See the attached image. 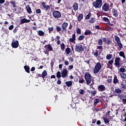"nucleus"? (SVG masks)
Returning a JSON list of instances; mask_svg holds the SVG:
<instances>
[{
	"mask_svg": "<svg viewBox=\"0 0 126 126\" xmlns=\"http://www.w3.org/2000/svg\"><path fill=\"white\" fill-rule=\"evenodd\" d=\"M85 79L86 81L87 85H89L92 81V76L90 74V73L86 72L85 73Z\"/></svg>",
	"mask_w": 126,
	"mask_h": 126,
	"instance_id": "obj_1",
	"label": "nucleus"
},
{
	"mask_svg": "<svg viewBox=\"0 0 126 126\" xmlns=\"http://www.w3.org/2000/svg\"><path fill=\"white\" fill-rule=\"evenodd\" d=\"M103 4L102 0H96L93 3V5L95 8H100Z\"/></svg>",
	"mask_w": 126,
	"mask_h": 126,
	"instance_id": "obj_2",
	"label": "nucleus"
},
{
	"mask_svg": "<svg viewBox=\"0 0 126 126\" xmlns=\"http://www.w3.org/2000/svg\"><path fill=\"white\" fill-rule=\"evenodd\" d=\"M101 68L102 65L101 64V63H100V62L97 63L94 69V73H98Z\"/></svg>",
	"mask_w": 126,
	"mask_h": 126,
	"instance_id": "obj_3",
	"label": "nucleus"
},
{
	"mask_svg": "<svg viewBox=\"0 0 126 126\" xmlns=\"http://www.w3.org/2000/svg\"><path fill=\"white\" fill-rule=\"evenodd\" d=\"M110 7H112V4L110 5L109 3H104L102 6V9L103 11L107 12L110 10Z\"/></svg>",
	"mask_w": 126,
	"mask_h": 126,
	"instance_id": "obj_4",
	"label": "nucleus"
},
{
	"mask_svg": "<svg viewBox=\"0 0 126 126\" xmlns=\"http://www.w3.org/2000/svg\"><path fill=\"white\" fill-rule=\"evenodd\" d=\"M53 16L54 18L58 19V18H61L62 17V14L59 11H54L53 12Z\"/></svg>",
	"mask_w": 126,
	"mask_h": 126,
	"instance_id": "obj_5",
	"label": "nucleus"
},
{
	"mask_svg": "<svg viewBox=\"0 0 126 126\" xmlns=\"http://www.w3.org/2000/svg\"><path fill=\"white\" fill-rule=\"evenodd\" d=\"M114 38L120 49H122L123 48V44H122V42H121V39H120V37H119L118 35H114Z\"/></svg>",
	"mask_w": 126,
	"mask_h": 126,
	"instance_id": "obj_6",
	"label": "nucleus"
},
{
	"mask_svg": "<svg viewBox=\"0 0 126 126\" xmlns=\"http://www.w3.org/2000/svg\"><path fill=\"white\" fill-rule=\"evenodd\" d=\"M75 50L76 52H78V53H80V52H83V51H84V48L81 45H76Z\"/></svg>",
	"mask_w": 126,
	"mask_h": 126,
	"instance_id": "obj_7",
	"label": "nucleus"
},
{
	"mask_svg": "<svg viewBox=\"0 0 126 126\" xmlns=\"http://www.w3.org/2000/svg\"><path fill=\"white\" fill-rule=\"evenodd\" d=\"M68 71H67V69L63 68L61 73L62 77H63V78H65V77H66V76H67L68 75Z\"/></svg>",
	"mask_w": 126,
	"mask_h": 126,
	"instance_id": "obj_8",
	"label": "nucleus"
},
{
	"mask_svg": "<svg viewBox=\"0 0 126 126\" xmlns=\"http://www.w3.org/2000/svg\"><path fill=\"white\" fill-rule=\"evenodd\" d=\"M120 61H121L120 58H116L115 60V65L118 68L121 66V63H120Z\"/></svg>",
	"mask_w": 126,
	"mask_h": 126,
	"instance_id": "obj_9",
	"label": "nucleus"
},
{
	"mask_svg": "<svg viewBox=\"0 0 126 126\" xmlns=\"http://www.w3.org/2000/svg\"><path fill=\"white\" fill-rule=\"evenodd\" d=\"M41 6L43 9H44L46 11L50 8V6L46 4L45 2H41Z\"/></svg>",
	"mask_w": 126,
	"mask_h": 126,
	"instance_id": "obj_10",
	"label": "nucleus"
},
{
	"mask_svg": "<svg viewBox=\"0 0 126 126\" xmlns=\"http://www.w3.org/2000/svg\"><path fill=\"white\" fill-rule=\"evenodd\" d=\"M102 40L105 44H107L108 45H111V44H112V41H111L109 38L103 37Z\"/></svg>",
	"mask_w": 126,
	"mask_h": 126,
	"instance_id": "obj_11",
	"label": "nucleus"
},
{
	"mask_svg": "<svg viewBox=\"0 0 126 126\" xmlns=\"http://www.w3.org/2000/svg\"><path fill=\"white\" fill-rule=\"evenodd\" d=\"M97 89L98 91H100V92H103V91L106 90V87L103 85H100L98 86Z\"/></svg>",
	"mask_w": 126,
	"mask_h": 126,
	"instance_id": "obj_12",
	"label": "nucleus"
},
{
	"mask_svg": "<svg viewBox=\"0 0 126 126\" xmlns=\"http://www.w3.org/2000/svg\"><path fill=\"white\" fill-rule=\"evenodd\" d=\"M19 45V43L18 42V40H16V41H13L11 43V46L12 48H14L15 49H16V48H18Z\"/></svg>",
	"mask_w": 126,
	"mask_h": 126,
	"instance_id": "obj_13",
	"label": "nucleus"
},
{
	"mask_svg": "<svg viewBox=\"0 0 126 126\" xmlns=\"http://www.w3.org/2000/svg\"><path fill=\"white\" fill-rule=\"evenodd\" d=\"M31 21V20H30V19L27 20L26 18H24V19H21L20 20V23H21V24H24V23H29V22H30Z\"/></svg>",
	"mask_w": 126,
	"mask_h": 126,
	"instance_id": "obj_14",
	"label": "nucleus"
},
{
	"mask_svg": "<svg viewBox=\"0 0 126 126\" xmlns=\"http://www.w3.org/2000/svg\"><path fill=\"white\" fill-rule=\"evenodd\" d=\"M75 33H73L72 35V38L69 39V42L71 43H75Z\"/></svg>",
	"mask_w": 126,
	"mask_h": 126,
	"instance_id": "obj_15",
	"label": "nucleus"
},
{
	"mask_svg": "<svg viewBox=\"0 0 126 126\" xmlns=\"http://www.w3.org/2000/svg\"><path fill=\"white\" fill-rule=\"evenodd\" d=\"M68 26V23L66 22H64L63 23L62 25V28L63 29V31H65V29H66V28Z\"/></svg>",
	"mask_w": 126,
	"mask_h": 126,
	"instance_id": "obj_16",
	"label": "nucleus"
},
{
	"mask_svg": "<svg viewBox=\"0 0 126 126\" xmlns=\"http://www.w3.org/2000/svg\"><path fill=\"white\" fill-rule=\"evenodd\" d=\"M112 13L115 17H118V11L116 9H112Z\"/></svg>",
	"mask_w": 126,
	"mask_h": 126,
	"instance_id": "obj_17",
	"label": "nucleus"
},
{
	"mask_svg": "<svg viewBox=\"0 0 126 126\" xmlns=\"http://www.w3.org/2000/svg\"><path fill=\"white\" fill-rule=\"evenodd\" d=\"M26 9L28 13H29V14H31V13L32 12V10H31V7L29 5H28L26 6Z\"/></svg>",
	"mask_w": 126,
	"mask_h": 126,
	"instance_id": "obj_18",
	"label": "nucleus"
},
{
	"mask_svg": "<svg viewBox=\"0 0 126 126\" xmlns=\"http://www.w3.org/2000/svg\"><path fill=\"white\" fill-rule=\"evenodd\" d=\"M82 19H83V14H80L77 17V21L78 22H81Z\"/></svg>",
	"mask_w": 126,
	"mask_h": 126,
	"instance_id": "obj_19",
	"label": "nucleus"
},
{
	"mask_svg": "<svg viewBox=\"0 0 126 126\" xmlns=\"http://www.w3.org/2000/svg\"><path fill=\"white\" fill-rule=\"evenodd\" d=\"M65 85H66L67 87H70L72 86V81H68L65 82Z\"/></svg>",
	"mask_w": 126,
	"mask_h": 126,
	"instance_id": "obj_20",
	"label": "nucleus"
},
{
	"mask_svg": "<svg viewBox=\"0 0 126 126\" xmlns=\"http://www.w3.org/2000/svg\"><path fill=\"white\" fill-rule=\"evenodd\" d=\"M96 50H99V54H100L102 53V52H103V46H100V45H98L96 47Z\"/></svg>",
	"mask_w": 126,
	"mask_h": 126,
	"instance_id": "obj_21",
	"label": "nucleus"
},
{
	"mask_svg": "<svg viewBox=\"0 0 126 126\" xmlns=\"http://www.w3.org/2000/svg\"><path fill=\"white\" fill-rule=\"evenodd\" d=\"M119 80L118 79V77H117V76H115L114 77V79H113V83L114 84H117V83H119Z\"/></svg>",
	"mask_w": 126,
	"mask_h": 126,
	"instance_id": "obj_22",
	"label": "nucleus"
},
{
	"mask_svg": "<svg viewBox=\"0 0 126 126\" xmlns=\"http://www.w3.org/2000/svg\"><path fill=\"white\" fill-rule=\"evenodd\" d=\"M47 47V48L50 51V52H52L53 51V47H52V45L50 44H48L45 45V48Z\"/></svg>",
	"mask_w": 126,
	"mask_h": 126,
	"instance_id": "obj_23",
	"label": "nucleus"
},
{
	"mask_svg": "<svg viewBox=\"0 0 126 126\" xmlns=\"http://www.w3.org/2000/svg\"><path fill=\"white\" fill-rule=\"evenodd\" d=\"M100 99L99 98H96L95 99H94V106H97V104H98V103H100Z\"/></svg>",
	"mask_w": 126,
	"mask_h": 126,
	"instance_id": "obj_24",
	"label": "nucleus"
},
{
	"mask_svg": "<svg viewBox=\"0 0 126 126\" xmlns=\"http://www.w3.org/2000/svg\"><path fill=\"white\" fill-rule=\"evenodd\" d=\"M24 68L25 69L26 72H28V73H30V68L29 67V66L25 65L24 66Z\"/></svg>",
	"mask_w": 126,
	"mask_h": 126,
	"instance_id": "obj_25",
	"label": "nucleus"
},
{
	"mask_svg": "<svg viewBox=\"0 0 126 126\" xmlns=\"http://www.w3.org/2000/svg\"><path fill=\"white\" fill-rule=\"evenodd\" d=\"M102 20L105 21V22H107L108 24H110V20L107 17H103L102 18Z\"/></svg>",
	"mask_w": 126,
	"mask_h": 126,
	"instance_id": "obj_26",
	"label": "nucleus"
},
{
	"mask_svg": "<svg viewBox=\"0 0 126 126\" xmlns=\"http://www.w3.org/2000/svg\"><path fill=\"white\" fill-rule=\"evenodd\" d=\"M74 10H77L78 9V3H75L73 6Z\"/></svg>",
	"mask_w": 126,
	"mask_h": 126,
	"instance_id": "obj_27",
	"label": "nucleus"
},
{
	"mask_svg": "<svg viewBox=\"0 0 126 126\" xmlns=\"http://www.w3.org/2000/svg\"><path fill=\"white\" fill-rule=\"evenodd\" d=\"M47 71L46 70H44L41 74L42 78H45V77L47 76Z\"/></svg>",
	"mask_w": 126,
	"mask_h": 126,
	"instance_id": "obj_28",
	"label": "nucleus"
},
{
	"mask_svg": "<svg viewBox=\"0 0 126 126\" xmlns=\"http://www.w3.org/2000/svg\"><path fill=\"white\" fill-rule=\"evenodd\" d=\"M37 34L38 36H44L45 35V32L42 31H37Z\"/></svg>",
	"mask_w": 126,
	"mask_h": 126,
	"instance_id": "obj_29",
	"label": "nucleus"
},
{
	"mask_svg": "<svg viewBox=\"0 0 126 126\" xmlns=\"http://www.w3.org/2000/svg\"><path fill=\"white\" fill-rule=\"evenodd\" d=\"M10 3H11V4L12 5V6L14 8L16 7V1H15V0H11L10 1Z\"/></svg>",
	"mask_w": 126,
	"mask_h": 126,
	"instance_id": "obj_30",
	"label": "nucleus"
},
{
	"mask_svg": "<svg viewBox=\"0 0 126 126\" xmlns=\"http://www.w3.org/2000/svg\"><path fill=\"white\" fill-rule=\"evenodd\" d=\"M96 21L95 18L91 17L89 20L90 23H94Z\"/></svg>",
	"mask_w": 126,
	"mask_h": 126,
	"instance_id": "obj_31",
	"label": "nucleus"
},
{
	"mask_svg": "<svg viewBox=\"0 0 126 126\" xmlns=\"http://www.w3.org/2000/svg\"><path fill=\"white\" fill-rule=\"evenodd\" d=\"M115 93H117V94H121L122 92V90H120L119 88L115 89Z\"/></svg>",
	"mask_w": 126,
	"mask_h": 126,
	"instance_id": "obj_32",
	"label": "nucleus"
},
{
	"mask_svg": "<svg viewBox=\"0 0 126 126\" xmlns=\"http://www.w3.org/2000/svg\"><path fill=\"white\" fill-rule=\"evenodd\" d=\"M97 43H98V45H99V46H102V45H103V39H98L97 41Z\"/></svg>",
	"mask_w": 126,
	"mask_h": 126,
	"instance_id": "obj_33",
	"label": "nucleus"
},
{
	"mask_svg": "<svg viewBox=\"0 0 126 126\" xmlns=\"http://www.w3.org/2000/svg\"><path fill=\"white\" fill-rule=\"evenodd\" d=\"M65 53H66V55H69V54H70V48L68 47L66 48Z\"/></svg>",
	"mask_w": 126,
	"mask_h": 126,
	"instance_id": "obj_34",
	"label": "nucleus"
},
{
	"mask_svg": "<svg viewBox=\"0 0 126 126\" xmlns=\"http://www.w3.org/2000/svg\"><path fill=\"white\" fill-rule=\"evenodd\" d=\"M84 38H85V36L84 35H80L78 37L79 41H82V40L84 39Z\"/></svg>",
	"mask_w": 126,
	"mask_h": 126,
	"instance_id": "obj_35",
	"label": "nucleus"
},
{
	"mask_svg": "<svg viewBox=\"0 0 126 126\" xmlns=\"http://www.w3.org/2000/svg\"><path fill=\"white\" fill-rule=\"evenodd\" d=\"M112 58H113V55L111 54L107 55L106 56V60H111V59H112Z\"/></svg>",
	"mask_w": 126,
	"mask_h": 126,
	"instance_id": "obj_36",
	"label": "nucleus"
},
{
	"mask_svg": "<svg viewBox=\"0 0 126 126\" xmlns=\"http://www.w3.org/2000/svg\"><path fill=\"white\" fill-rule=\"evenodd\" d=\"M91 34V31L90 30H86L85 32L84 35H90Z\"/></svg>",
	"mask_w": 126,
	"mask_h": 126,
	"instance_id": "obj_37",
	"label": "nucleus"
},
{
	"mask_svg": "<svg viewBox=\"0 0 126 126\" xmlns=\"http://www.w3.org/2000/svg\"><path fill=\"white\" fill-rule=\"evenodd\" d=\"M121 77H122V78H123V79H126V74L125 73H122L120 74Z\"/></svg>",
	"mask_w": 126,
	"mask_h": 126,
	"instance_id": "obj_38",
	"label": "nucleus"
},
{
	"mask_svg": "<svg viewBox=\"0 0 126 126\" xmlns=\"http://www.w3.org/2000/svg\"><path fill=\"white\" fill-rule=\"evenodd\" d=\"M119 55L120 56V57H123L124 59H126V56H125V53L123 51H121L119 53Z\"/></svg>",
	"mask_w": 126,
	"mask_h": 126,
	"instance_id": "obj_39",
	"label": "nucleus"
},
{
	"mask_svg": "<svg viewBox=\"0 0 126 126\" xmlns=\"http://www.w3.org/2000/svg\"><path fill=\"white\" fill-rule=\"evenodd\" d=\"M79 92L80 94H81V95H83L85 93V91H84L83 89H80L79 90Z\"/></svg>",
	"mask_w": 126,
	"mask_h": 126,
	"instance_id": "obj_40",
	"label": "nucleus"
},
{
	"mask_svg": "<svg viewBox=\"0 0 126 126\" xmlns=\"http://www.w3.org/2000/svg\"><path fill=\"white\" fill-rule=\"evenodd\" d=\"M61 49L62 50V51H64V49H65V45H64V43H62L61 45Z\"/></svg>",
	"mask_w": 126,
	"mask_h": 126,
	"instance_id": "obj_41",
	"label": "nucleus"
},
{
	"mask_svg": "<svg viewBox=\"0 0 126 126\" xmlns=\"http://www.w3.org/2000/svg\"><path fill=\"white\" fill-rule=\"evenodd\" d=\"M98 52H99V51L96 50L95 51V52L94 53V57H95V58H98V56H99V54L98 53Z\"/></svg>",
	"mask_w": 126,
	"mask_h": 126,
	"instance_id": "obj_42",
	"label": "nucleus"
},
{
	"mask_svg": "<svg viewBox=\"0 0 126 126\" xmlns=\"http://www.w3.org/2000/svg\"><path fill=\"white\" fill-rule=\"evenodd\" d=\"M113 63H114V60L113 59H112L111 60H110L108 62V63H107L108 66H109V64H111V65L113 64Z\"/></svg>",
	"mask_w": 126,
	"mask_h": 126,
	"instance_id": "obj_43",
	"label": "nucleus"
},
{
	"mask_svg": "<svg viewBox=\"0 0 126 126\" xmlns=\"http://www.w3.org/2000/svg\"><path fill=\"white\" fill-rule=\"evenodd\" d=\"M102 119H103V120L104 121V123L105 124H108V123H109V120H108L107 118H105V117H102Z\"/></svg>",
	"mask_w": 126,
	"mask_h": 126,
	"instance_id": "obj_44",
	"label": "nucleus"
},
{
	"mask_svg": "<svg viewBox=\"0 0 126 126\" xmlns=\"http://www.w3.org/2000/svg\"><path fill=\"white\" fill-rule=\"evenodd\" d=\"M57 77L58 78H61V77H62V75H61V72L60 71H58L57 73V75H56Z\"/></svg>",
	"mask_w": 126,
	"mask_h": 126,
	"instance_id": "obj_45",
	"label": "nucleus"
},
{
	"mask_svg": "<svg viewBox=\"0 0 126 126\" xmlns=\"http://www.w3.org/2000/svg\"><path fill=\"white\" fill-rule=\"evenodd\" d=\"M56 30L57 32H61V31H62V28H61V27H60L59 26H57Z\"/></svg>",
	"mask_w": 126,
	"mask_h": 126,
	"instance_id": "obj_46",
	"label": "nucleus"
},
{
	"mask_svg": "<svg viewBox=\"0 0 126 126\" xmlns=\"http://www.w3.org/2000/svg\"><path fill=\"white\" fill-rule=\"evenodd\" d=\"M91 94L93 96H95V95L97 94V92H96V91H92L91 92Z\"/></svg>",
	"mask_w": 126,
	"mask_h": 126,
	"instance_id": "obj_47",
	"label": "nucleus"
},
{
	"mask_svg": "<svg viewBox=\"0 0 126 126\" xmlns=\"http://www.w3.org/2000/svg\"><path fill=\"white\" fill-rule=\"evenodd\" d=\"M76 32L77 34H81V29L80 28H77Z\"/></svg>",
	"mask_w": 126,
	"mask_h": 126,
	"instance_id": "obj_48",
	"label": "nucleus"
},
{
	"mask_svg": "<svg viewBox=\"0 0 126 126\" xmlns=\"http://www.w3.org/2000/svg\"><path fill=\"white\" fill-rule=\"evenodd\" d=\"M49 33H51V32L54 31V28L53 27H50L48 28Z\"/></svg>",
	"mask_w": 126,
	"mask_h": 126,
	"instance_id": "obj_49",
	"label": "nucleus"
},
{
	"mask_svg": "<svg viewBox=\"0 0 126 126\" xmlns=\"http://www.w3.org/2000/svg\"><path fill=\"white\" fill-rule=\"evenodd\" d=\"M91 16V13H89L88 15L86 16V19H89Z\"/></svg>",
	"mask_w": 126,
	"mask_h": 126,
	"instance_id": "obj_50",
	"label": "nucleus"
},
{
	"mask_svg": "<svg viewBox=\"0 0 126 126\" xmlns=\"http://www.w3.org/2000/svg\"><path fill=\"white\" fill-rule=\"evenodd\" d=\"M121 86L122 88H123V89H126V84H124L122 83L121 84Z\"/></svg>",
	"mask_w": 126,
	"mask_h": 126,
	"instance_id": "obj_51",
	"label": "nucleus"
},
{
	"mask_svg": "<svg viewBox=\"0 0 126 126\" xmlns=\"http://www.w3.org/2000/svg\"><path fill=\"white\" fill-rule=\"evenodd\" d=\"M85 82V80H84V79H80L79 80V83H81L82 84L84 83V82Z\"/></svg>",
	"mask_w": 126,
	"mask_h": 126,
	"instance_id": "obj_52",
	"label": "nucleus"
},
{
	"mask_svg": "<svg viewBox=\"0 0 126 126\" xmlns=\"http://www.w3.org/2000/svg\"><path fill=\"white\" fill-rule=\"evenodd\" d=\"M118 97H119V98H120V100H123L124 99V97L123 96V95H122L121 94H118Z\"/></svg>",
	"mask_w": 126,
	"mask_h": 126,
	"instance_id": "obj_53",
	"label": "nucleus"
},
{
	"mask_svg": "<svg viewBox=\"0 0 126 126\" xmlns=\"http://www.w3.org/2000/svg\"><path fill=\"white\" fill-rule=\"evenodd\" d=\"M120 70L121 72H125L126 71V68L124 67H121Z\"/></svg>",
	"mask_w": 126,
	"mask_h": 126,
	"instance_id": "obj_54",
	"label": "nucleus"
},
{
	"mask_svg": "<svg viewBox=\"0 0 126 126\" xmlns=\"http://www.w3.org/2000/svg\"><path fill=\"white\" fill-rule=\"evenodd\" d=\"M36 13H37V14H39V13H41V9H36Z\"/></svg>",
	"mask_w": 126,
	"mask_h": 126,
	"instance_id": "obj_55",
	"label": "nucleus"
},
{
	"mask_svg": "<svg viewBox=\"0 0 126 126\" xmlns=\"http://www.w3.org/2000/svg\"><path fill=\"white\" fill-rule=\"evenodd\" d=\"M17 30H18V27L15 28L13 30V33H16V32H17Z\"/></svg>",
	"mask_w": 126,
	"mask_h": 126,
	"instance_id": "obj_56",
	"label": "nucleus"
},
{
	"mask_svg": "<svg viewBox=\"0 0 126 126\" xmlns=\"http://www.w3.org/2000/svg\"><path fill=\"white\" fill-rule=\"evenodd\" d=\"M98 60L99 61H101V60H104V57L101 56H98Z\"/></svg>",
	"mask_w": 126,
	"mask_h": 126,
	"instance_id": "obj_57",
	"label": "nucleus"
},
{
	"mask_svg": "<svg viewBox=\"0 0 126 126\" xmlns=\"http://www.w3.org/2000/svg\"><path fill=\"white\" fill-rule=\"evenodd\" d=\"M107 81L109 83H111V82H112V77H108V79L107 80Z\"/></svg>",
	"mask_w": 126,
	"mask_h": 126,
	"instance_id": "obj_58",
	"label": "nucleus"
},
{
	"mask_svg": "<svg viewBox=\"0 0 126 126\" xmlns=\"http://www.w3.org/2000/svg\"><path fill=\"white\" fill-rule=\"evenodd\" d=\"M13 28H14V26H13V25H12L9 27L8 29L9 30H12Z\"/></svg>",
	"mask_w": 126,
	"mask_h": 126,
	"instance_id": "obj_59",
	"label": "nucleus"
},
{
	"mask_svg": "<svg viewBox=\"0 0 126 126\" xmlns=\"http://www.w3.org/2000/svg\"><path fill=\"white\" fill-rule=\"evenodd\" d=\"M95 29H97V30H100V26L97 25L94 27Z\"/></svg>",
	"mask_w": 126,
	"mask_h": 126,
	"instance_id": "obj_60",
	"label": "nucleus"
},
{
	"mask_svg": "<svg viewBox=\"0 0 126 126\" xmlns=\"http://www.w3.org/2000/svg\"><path fill=\"white\" fill-rule=\"evenodd\" d=\"M4 2H5V0H0V4H2Z\"/></svg>",
	"mask_w": 126,
	"mask_h": 126,
	"instance_id": "obj_61",
	"label": "nucleus"
},
{
	"mask_svg": "<svg viewBox=\"0 0 126 126\" xmlns=\"http://www.w3.org/2000/svg\"><path fill=\"white\" fill-rule=\"evenodd\" d=\"M64 64L65 65H68L69 64V62H68V61H65Z\"/></svg>",
	"mask_w": 126,
	"mask_h": 126,
	"instance_id": "obj_62",
	"label": "nucleus"
},
{
	"mask_svg": "<svg viewBox=\"0 0 126 126\" xmlns=\"http://www.w3.org/2000/svg\"><path fill=\"white\" fill-rule=\"evenodd\" d=\"M122 101L123 104H126V99L123 98L122 99Z\"/></svg>",
	"mask_w": 126,
	"mask_h": 126,
	"instance_id": "obj_63",
	"label": "nucleus"
},
{
	"mask_svg": "<svg viewBox=\"0 0 126 126\" xmlns=\"http://www.w3.org/2000/svg\"><path fill=\"white\" fill-rule=\"evenodd\" d=\"M68 68L70 69H72V68H73V65H69Z\"/></svg>",
	"mask_w": 126,
	"mask_h": 126,
	"instance_id": "obj_64",
	"label": "nucleus"
}]
</instances>
